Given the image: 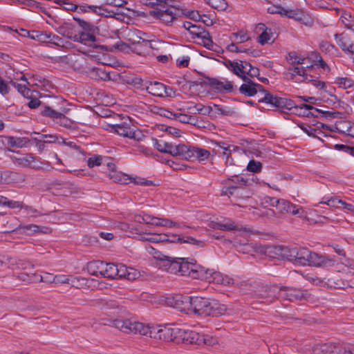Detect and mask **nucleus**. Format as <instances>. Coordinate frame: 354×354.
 Returning a JSON list of instances; mask_svg holds the SVG:
<instances>
[{"label": "nucleus", "instance_id": "nucleus-50", "mask_svg": "<svg viewBox=\"0 0 354 354\" xmlns=\"http://www.w3.org/2000/svg\"><path fill=\"white\" fill-rule=\"evenodd\" d=\"M104 159H107L101 155H94L87 160V165L89 168H93L95 166H100L103 163Z\"/></svg>", "mask_w": 354, "mask_h": 354}, {"label": "nucleus", "instance_id": "nucleus-25", "mask_svg": "<svg viewBox=\"0 0 354 354\" xmlns=\"http://www.w3.org/2000/svg\"><path fill=\"white\" fill-rule=\"evenodd\" d=\"M164 153H169L174 156H180L183 159L184 151L185 150V145L180 144L174 145L171 143L166 142L164 145Z\"/></svg>", "mask_w": 354, "mask_h": 354}, {"label": "nucleus", "instance_id": "nucleus-52", "mask_svg": "<svg viewBox=\"0 0 354 354\" xmlns=\"http://www.w3.org/2000/svg\"><path fill=\"white\" fill-rule=\"evenodd\" d=\"M232 71L242 79V75H245V67L243 66V61H236V63L232 66Z\"/></svg>", "mask_w": 354, "mask_h": 354}, {"label": "nucleus", "instance_id": "nucleus-49", "mask_svg": "<svg viewBox=\"0 0 354 354\" xmlns=\"http://www.w3.org/2000/svg\"><path fill=\"white\" fill-rule=\"evenodd\" d=\"M258 27L260 30H263V32L259 36V42L263 45L270 39V32H268V28L265 24H259Z\"/></svg>", "mask_w": 354, "mask_h": 354}, {"label": "nucleus", "instance_id": "nucleus-41", "mask_svg": "<svg viewBox=\"0 0 354 354\" xmlns=\"http://www.w3.org/2000/svg\"><path fill=\"white\" fill-rule=\"evenodd\" d=\"M1 206H6L10 209H22L24 207V204L23 202L10 200L6 197L2 196Z\"/></svg>", "mask_w": 354, "mask_h": 354}, {"label": "nucleus", "instance_id": "nucleus-18", "mask_svg": "<svg viewBox=\"0 0 354 354\" xmlns=\"http://www.w3.org/2000/svg\"><path fill=\"white\" fill-rule=\"evenodd\" d=\"M316 283L326 286L330 288L337 289H345L348 287H352L347 281L340 279L338 276H331L328 278H324L323 280L319 281V282Z\"/></svg>", "mask_w": 354, "mask_h": 354}, {"label": "nucleus", "instance_id": "nucleus-32", "mask_svg": "<svg viewBox=\"0 0 354 354\" xmlns=\"http://www.w3.org/2000/svg\"><path fill=\"white\" fill-rule=\"evenodd\" d=\"M154 258L158 259L159 262V266L168 272V268L170 267V263H172L174 258L162 254L160 252H156Z\"/></svg>", "mask_w": 354, "mask_h": 354}, {"label": "nucleus", "instance_id": "nucleus-56", "mask_svg": "<svg viewBox=\"0 0 354 354\" xmlns=\"http://www.w3.org/2000/svg\"><path fill=\"white\" fill-rule=\"evenodd\" d=\"M190 34L195 35L196 37L200 38L203 35H207V31L205 30L203 27L193 24L192 28H190Z\"/></svg>", "mask_w": 354, "mask_h": 354}, {"label": "nucleus", "instance_id": "nucleus-62", "mask_svg": "<svg viewBox=\"0 0 354 354\" xmlns=\"http://www.w3.org/2000/svg\"><path fill=\"white\" fill-rule=\"evenodd\" d=\"M202 39L203 46L207 49H212L214 43L211 39L209 32L207 31V35H203L201 37Z\"/></svg>", "mask_w": 354, "mask_h": 354}, {"label": "nucleus", "instance_id": "nucleus-61", "mask_svg": "<svg viewBox=\"0 0 354 354\" xmlns=\"http://www.w3.org/2000/svg\"><path fill=\"white\" fill-rule=\"evenodd\" d=\"M233 40L236 43H243L248 40L249 37L247 34L241 31L239 32L233 33Z\"/></svg>", "mask_w": 354, "mask_h": 354}, {"label": "nucleus", "instance_id": "nucleus-11", "mask_svg": "<svg viewBox=\"0 0 354 354\" xmlns=\"http://www.w3.org/2000/svg\"><path fill=\"white\" fill-rule=\"evenodd\" d=\"M210 156V152L205 149L186 145L184 151L183 159L189 161H204L207 160Z\"/></svg>", "mask_w": 354, "mask_h": 354}, {"label": "nucleus", "instance_id": "nucleus-33", "mask_svg": "<svg viewBox=\"0 0 354 354\" xmlns=\"http://www.w3.org/2000/svg\"><path fill=\"white\" fill-rule=\"evenodd\" d=\"M296 248H289L286 246H281L279 248V251H280V255L283 258L286 259L288 261L294 263L295 260V254L296 253Z\"/></svg>", "mask_w": 354, "mask_h": 354}, {"label": "nucleus", "instance_id": "nucleus-7", "mask_svg": "<svg viewBox=\"0 0 354 354\" xmlns=\"http://www.w3.org/2000/svg\"><path fill=\"white\" fill-rule=\"evenodd\" d=\"M186 344H196L198 346H213L217 344V339L209 335L199 333L194 330H187L185 333Z\"/></svg>", "mask_w": 354, "mask_h": 354}, {"label": "nucleus", "instance_id": "nucleus-54", "mask_svg": "<svg viewBox=\"0 0 354 354\" xmlns=\"http://www.w3.org/2000/svg\"><path fill=\"white\" fill-rule=\"evenodd\" d=\"M190 109L196 112H198V113H201L203 115L209 114L212 111H213L212 106H205L203 104H196Z\"/></svg>", "mask_w": 354, "mask_h": 354}, {"label": "nucleus", "instance_id": "nucleus-8", "mask_svg": "<svg viewBox=\"0 0 354 354\" xmlns=\"http://www.w3.org/2000/svg\"><path fill=\"white\" fill-rule=\"evenodd\" d=\"M187 333V330L184 329L163 327L160 328L158 339L164 342H174L176 344H185L186 338L184 339V335Z\"/></svg>", "mask_w": 354, "mask_h": 354}, {"label": "nucleus", "instance_id": "nucleus-60", "mask_svg": "<svg viewBox=\"0 0 354 354\" xmlns=\"http://www.w3.org/2000/svg\"><path fill=\"white\" fill-rule=\"evenodd\" d=\"M37 39L41 42H50L51 32H36Z\"/></svg>", "mask_w": 354, "mask_h": 354}, {"label": "nucleus", "instance_id": "nucleus-38", "mask_svg": "<svg viewBox=\"0 0 354 354\" xmlns=\"http://www.w3.org/2000/svg\"><path fill=\"white\" fill-rule=\"evenodd\" d=\"M289 59L291 61L290 66H301L306 65L308 58L299 56L296 52H290L288 53Z\"/></svg>", "mask_w": 354, "mask_h": 354}, {"label": "nucleus", "instance_id": "nucleus-10", "mask_svg": "<svg viewBox=\"0 0 354 354\" xmlns=\"http://www.w3.org/2000/svg\"><path fill=\"white\" fill-rule=\"evenodd\" d=\"M124 119L121 123L110 124L111 131L126 138L139 140L137 138L136 132L131 127V122L129 117Z\"/></svg>", "mask_w": 354, "mask_h": 354}, {"label": "nucleus", "instance_id": "nucleus-23", "mask_svg": "<svg viewBox=\"0 0 354 354\" xmlns=\"http://www.w3.org/2000/svg\"><path fill=\"white\" fill-rule=\"evenodd\" d=\"M190 269L191 272V277L194 279L203 280L207 278V274L208 268H205V267L198 265L196 263V261L194 259H190Z\"/></svg>", "mask_w": 354, "mask_h": 354}, {"label": "nucleus", "instance_id": "nucleus-12", "mask_svg": "<svg viewBox=\"0 0 354 354\" xmlns=\"http://www.w3.org/2000/svg\"><path fill=\"white\" fill-rule=\"evenodd\" d=\"M242 80L244 83L239 88L240 93L248 97L255 95L258 91L263 93L264 96L266 93H270L261 84L252 82L246 75H242Z\"/></svg>", "mask_w": 354, "mask_h": 354}, {"label": "nucleus", "instance_id": "nucleus-5", "mask_svg": "<svg viewBox=\"0 0 354 354\" xmlns=\"http://www.w3.org/2000/svg\"><path fill=\"white\" fill-rule=\"evenodd\" d=\"M246 183L247 180L241 176H232V178H228L225 181V185L221 189V195L240 198L243 194V187L245 185Z\"/></svg>", "mask_w": 354, "mask_h": 354}, {"label": "nucleus", "instance_id": "nucleus-21", "mask_svg": "<svg viewBox=\"0 0 354 354\" xmlns=\"http://www.w3.org/2000/svg\"><path fill=\"white\" fill-rule=\"evenodd\" d=\"M207 83L214 90L218 92H231L233 90V85L231 82L229 81H220L216 78H207Z\"/></svg>", "mask_w": 354, "mask_h": 354}, {"label": "nucleus", "instance_id": "nucleus-42", "mask_svg": "<svg viewBox=\"0 0 354 354\" xmlns=\"http://www.w3.org/2000/svg\"><path fill=\"white\" fill-rule=\"evenodd\" d=\"M212 8L218 10L223 11L227 8V3L225 0H204Z\"/></svg>", "mask_w": 354, "mask_h": 354}, {"label": "nucleus", "instance_id": "nucleus-36", "mask_svg": "<svg viewBox=\"0 0 354 354\" xmlns=\"http://www.w3.org/2000/svg\"><path fill=\"white\" fill-rule=\"evenodd\" d=\"M213 227L214 229L223 230V231H231L237 230V227L235 225L234 222L231 220H227V221L222 222H216L213 224Z\"/></svg>", "mask_w": 354, "mask_h": 354}, {"label": "nucleus", "instance_id": "nucleus-16", "mask_svg": "<svg viewBox=\"0 0 354 354\" xmlns=\"http://www.w3.org/2000/svg\"><path fill=\"white\" fill-rule=\"evenodd\" d=\"M281 286L273 285L263 288L262 291L258 294L260 298L264 299L262 302L271 304L276 299H280Z\"/></svg>", "mask_w": 354, "mask_h": 354}, {"label": "nucleus", "instance_id": "nucleus-34", "mask_svg": "<svg viewBox=\"0 0 354 354\" xmlns=\"http://www.w3.org/2000/svg\"><path fill=\"white\" fill-rule=\"evenodd\" d=\"M313 110L316 112H321V111L314 106L313 108H306L304 109H301L299 111H297L298 115L304 116V117H314L315 114L314 113L311 112V111ZM326 116H329L330 118H334L335 115L339 114L338 112H330V111H326L323 112Z\"/></svg>", "mask_w": 354, "mask_h": 354}, {"label": "nucleus", "instance_id": "nucleus-13", "mask_svg": "<svg viewBox=\"0 0 354 354\" xmlns=\"http://www.w3.org/2000/svg\"><path fill=\"white\" fill-rule=\"evenodd\" d=\"M192 297L176 295L168 299V303L174 308L186 314L191 313Z\"/></svg>", "mask_w": 354, "mask_h": 354}, {"label": "nucleus", "instance_id": "nucleus-31", "mask_svg": "<svg viewBox=\"0 0 354 354\" xmlns=\"http://www.w3.org/2000/svg\"><path fill=\"white\" fill-rule=\"evenodd\" d=\"M77 39L74 41L81 42L85 45L91 46L96 41L95 33L79 32L76 33Z\"/></svg>", "mask_w": 354, "mask_h": 354}, {"label": "nucleus", "instance_id": "nucleus-64", "mask_svg": "<svg viewBox=\"0 0 354 354\" xmlns=\"http://www.w3.org/2000/svg\"><path fill=\"white\" fill-rule=\"evenodd\" d=\"M338 354H354V344H342V348Z\"/></svg>", "mask_w": 354, "mask_h": 354}, {"label": "nucleus", "instance_id": "nucleus-44", "mask_svg": "<svg viewBox=\"0 0 354 354\" xmlns=\"http://www.w3.org/2000/svg\"><path fill=\"white\" fill-rule=\"evenodd\" d=\"M75 19L78 21L80 26L82 28L83 30L82 32H91V34L96 33L97 32V28L91 23L80 19L75 18Z\"/></svg>", "mask_w": 354, "mask_h": 354}, {"label": "nucleus", "instance_id": "nucleus-47", "mask_svg": "<svg viewBox=\"0 0 354 354\" xmlns=\"http://www.w3.org/2000/svg\"><path fill=\"white\" fill-rule=\"evenodd\" d=\"M121 229L124 230L127 236H133L136 234H140V229L137 227H133L128 223H121Z\"/></svg>", "mask_w": 354, "mask_h": 354}, {"label": "nucleus", "instance_id": "nucleus-35", "mask_svg": "<svg viewBox=\"0 0 354 354\" xmlns=\"http://www.w3.org/2000/svg\"><path fill=\"white\" fill-rule=\"evenodd\" d=\"M213 111L217 114H221L226 116H234L236 115V111L234 108L227 106H220L213 104Z\"/></svg>", "mask_w": 354, "mask_h": 354}, {"label": "nucleus", "instance_id": "nucleus-48", "mask_svg": "<svg viewBox=\"0 0 354 354\" xmlns=\"http://www.w3.org/2000/svg\"><path fill=\"white\" fill-rule=\"evenodd\" d=\"M55 122L60 126L68 129H71L73 126V122L62 113L58 114V117Z\"/></svg>", "mask_w": 354, "mask_h": 354}, {"label": "nucleus", "instance_id": "nucleus-15", "mask_svg": "<svg viewBox=\"0 0 354 354\" xmlns=\"http://www.w3.org/2000/svg\"><path fill=\"white\" fill-rule=\"evenodd\" d=\"M277 209L281 214H290L292 215H298L301 218H306V214L301 207H299L290 201L281 198Z\"/></svg>", "mask_w": 354, "mask_h": 354}, {"label": "nucleus", "instance_id": "nucleus-26", "mask_svg": "<svg viewBox=\"0 0 354 354\" xmlns=\"http://www.w3.org/2000/svg\"><path fill=\"white\" fill-rule=\"evenodd\" d=\"M104 261L100 260L88 262L86 266L88 273L93 276L98 277L100 275L102 277L104 270Z\"/></svg>", "mask_w": 354, "mask_h": 354}, {"label": "nucleus", "instance_id": "nucleus-17", "mask_svg": "<svg viewBox=\"0 0 354 354\" xmlns=\"http://www.w3.org/2000/svg\"><path fill=\"white\" fill-rule=\"evenodd\" d=\"M207 273V278L203 280H205L209 283H214L224 286H231L234 283V279L232 278L227 275H224L219 272L209 269Z\"/></svg>", "mask_w": 354, "mask_h": 354}, {"label": "nucleus", "instance_id": "nucleus-29", "mask_svg": "<svg viewBox=\"0 0 354 354\" xmlns=\"http://www.w3.org/2000/svg\"><path fill=\"white\" fill-rule=\"evenodd\" d=\"M311 65L306 64V66H290L288 68V72L291 76V78L294 80L295 77L297 75L300 76L301 77H304L305 79H308V76L306 73V68H311Z\"/></svg>", "mask_w": 354, "mask_h": 354}, {"label": "nucleus", "instance_id": "nucleus-46", "mask_svg": "<svg viewBox=\"0 0 354 354\" xmlns=\"http://www.w3.org/2000/svg\"><path fill=\"white\" fill-rule=\"evenodd\" d=\"M226 145L227 144H225V142H221V144H219V147L223 150L222 153L223 158H225V162L227 163L229 161V158L231 156L232 151H234L236 149H237V147H235L234 145Z\"/></svg>", "mask_w": 354, "mask_h": 354}, {"label": "nucleus", "instance_id": "nucleus-22", "mask_svg": "<svg viewBox=\"0 0 354 354\" xmlns=\"http://www.w3.org/2000/svg\"><path fill=\"white\" fill-rule=\"evenodd\" d=\"M1 144L11 147L21 148L28 142L26 138H16L13 136H0Z\"/></svg>", "mask_w": 354, "mask_h": 354}, {"label": "nucleus", "instance_id": "nucleus-14", "mask_svg": "<svg viewBox=\"0 0 354 354\" xmlns=\"http://www.w3.org/2000/svg\"><path fill=\"white\" fill-rule=\"evenodd\" d=\"M168 272L173 274L180 273L181 275H187L191 277L190 259L188 258H174L170 267L168 268Z\"/></svg>", "mask_w": 354, "mask_h": 354}, {"label": "nucleus", "instance_id": "nucleus-19", "mask_svg": "<svg viewBox=\"0 0 354 354\" xmlns=\"http://www.w3.org/2000/svg\"><path fill=\"white\" fill-rule=\"evenodd\" d=\"M307 265L316 266V267H326L332 266L334 264V261L329 259L326 256L320 255L315 252L310 251Z\"/></svg>", "mask_w": 354, "mask_h": 354}, {"label": "nucleus", "instance_id": "nucleus-57", "mask_svg": "<svg viewBox=\"0 0 354 354\" xmlns=\"http://www.w3.org/2000/svg\"><path fill=\"white\" fill-rule=\"evenodd\" d=\"M342 22L344 24V26L349 29L351 26L352 24L354 22V17L352 16L350 13L344 12L341 16Z\"/></svg>", "mask_w": 354, "mask_h": 354}, {"label": "nucleus", "instance_id": "nucleus-4", "mask_svg": "<svg viewBox=\"0 0 354 354\" xmlns=\"http://www.w3.org/2000/svg\"><path fill=\"white\" fill-rule=\"evenodd\" d=\"M259 102L270 104L272 107L277 109L281 112H283L284 109L291 110L295 109L296 111H299L301 109L313 108L312 105L304 103L296 105L295 102L290 99L278 97L271 93H266Z\"/></svg>", "mask_w": 354, "mask_h": 354}, {"label": "nucleus", "instance_id": "nucleus-55", "mask_svg": "<svg viewBox=\"0 0 354 354\" xmlns=\"http://www.w3.org/2000/svg\"><path fill=\"white\" fill-rule=\"evenodd\" d=\"M153 112L158 114L160 116H162V117H165V118H167L169 119H172L173 115H174V113H173L169 110H167L162 107H159V106H155L153 109Z\"/></svg>", "mask_w": 354, "mask_h": 354}, {"label": "nucleus", "instance_id": "nucleus-20", "mask_svg": "<svg viewBox=\"0 0 354 354\" xmlns=\"http://www.w3.org/2000/svg\"><path fill=\"white\" fill-rule=\"evenodd\" d=\"M55 30L58 34L73 41L77 39V28L75 25L71 22H64L59 24L55 28Z\"/></svg>", "mask_w": 354, "mask_h": 354}, {"label": "nucleus", "instance_id": "nucleus-30", "mask_svg": "<svg viewBox=\"0 0 354 354\" xmlns=\"http://www.w3.org/2000/svg\"><path fill=\"white\" fill-rule=\"evenodd\" d=\"M295 260L294 263L301 266L307 265L310 250L306 248H296Z\"/></svg>", "mask_w": 354, "mask_h": 354}, {"label": "nucleus", "instance_id": "nucleus-2", "mask_svg": "<svg viewBox=\"0 0 354 354\" xmlns=\"http://www.w3.org/2000/svg\"><path fill=\"white\" fill-rule=\"evenodd\" d=\"M113 326L125 333L140 334L156 339H159L160 326H150L129 319H115L113 322Z\"/></svg>", "mask_w": 354, "mask_h": 354}, {"label": "nucleus", "instance_id": "nucleus-43", "mask_svg": "<svg viewBox=\"0 0 354 354\" xmlns=\"http://www.w3.org/2000/svg\"><path fill=\"white\" fill-rule=\"evenodd\" d=\"M335 83L338 85L339 88L344 89L352 88L354 86V80L350 77H337Z\"/></svg>", "mask_w": 354, "mask_h": 354}, {"label": "nucleus", "instance_id": "nucleus-63", "mask_svg": "<svg viewBox=\"0 0 354 354\" xmlns=\"http://www.w3.org/2000/svg\"><path fill=\"white\" fill-rule=\"evenodd\" d=\"M320 50L326 53H330L335 49V46L327 41H322L319 44Z\"/></svg>", "mask_w": 354, "mask_h": 354}, {"label": "nucleus", "instance_id": "nucleus-59", "mask_svg": "<svg viewBox=\"0 0 354 354\" xmlns=\"http://www.w3.org/2000/svg\"><path fill=\"white\" fill-rule=\"evenodd\" d=\"M341 203H342V200L339 199L338 198L331 197V198L327 199L326 201H325V202L321 201L319 203H324V204H326L327 205H328L330 207H333L341 208Z\"/></svg>", "mask_w": 354, "mask_h": 354}, {"label": "nucleus", "instance_id": "nucleus-39", "mask_svg": "<svg viewBox=\"0 0 354 354\" xmlns=\"http://www.w3.org/2000/svg\"><path fill=\"white\" fill-rule=\"evenodd\" d=\"M4 259L6 260L5 265H8V266H15L17 268L26 269V264H30L28 262H24L20 259L17 260L16 258L9 256L4 257Z\"/></svg>", "mask_w": 354, "mask_h": 354}, {"label": "nucleus", "instance_id": "nucleus-1", "mask_svg": "<svg viewBox=\"0 0 354 354\" xmlns=\"http://www.w3.org/2000/svg\"><path fill=\"white\" fill-rule=\"evenodd\" d=\"M226 310V306L219 303L218 300L192 297L191 313L204 317H218L225 314Z\"/></svg>", "mask_w": 354, "mask_h": 354}, {"label": "nucleus", "instance_id": "nucleus-3", "mask_svg": "<svg viewBox=\"0 0 354 354\" xmlns=\"http://www.w3.org/2000/svg\"><path fill=\"white\" fill-rule=\"evenodd\" d=\"M102 277L109 279H127L133 280L138 276V272L131 267H127L122 263L104 262Z\"/></svg>", "mask_w": 354, "mask_h": 354}, {"label": "nucleus", "instance_id": "nucleus-51", "mask_svg": "<svg viewBox=\"0 0 354 354\" xmlns=\"http://www.w3.org/2000/svg\"><path fill=\"white\" fill-rule=\"evenodd\" d=\"M60 112H58L48 106H44V108L41 111V114L43 116L50 118L54 121L56 120L58 117V114Z\"/></svg>", "mask_w": 354, "mask_h": 354}, {"label": "nucleus", "instance_id": "nucleus-40", "mask_svg": "<svg viewBox=\"0 0 354 354\" xmlns=\"http://www.w3.org/2000/svg\"><path fill=\"white\" fill-rule=\"evenodd\" d=\"M87 283H88V279L84 277H80V276H77V277L71 276L68 284H70L71 286L75 287L76 288H82L84 286H86Z\"/></svg>", "mask_w": 354, "mask_h": 354}, {"label": "nucleus", "instance_id": "nucleus-24", "mask_svg": "<svg viewBox=\"0 0 354 354\" xmlns=\"http://www.w3.org/2000/svg\"><path fill=\"white\" fill-rule=\"evenodd\" d=\"M106 166L111 172L109 174L111 179L114 182L119 183L120 184L128 183V180H129V177L124 174L115 171V165L114 163L108 162H106Z\"/></svg>", "mask_w": 354, "mask_h": 354}, {"label": "nucleus", "instance_id": "nucleus-6", "mask_svg": "<svg viewBox=\"0 0 354 354\" xmlns=\"http://www.w3.org/2000/svg\"><path fill=\"white\" fill-rule=\"evenodd\" d=\"M149 15L167 25L171 24L178 17V12L176 8L164 5H160L156 9L150 10Z\"/></svg>", "mask_w": 354, "mask_h": 354}, {"label": "nucleus", "instance_id": "nucleus-53", "mask_svg": "<svg viewBox=\"0 0 354 354\" xmlns=\"http://www.w3.org/2000/svg\"><path fill=\"white\" fill-rule=\"evenodd\" d=\"M261 169L262 164L260 162L256 161L254 160H250L247 166V169L249 171L254 173H258L261 171Z\"/></svg>", "mask_w": 354, "mask_h": 354}, {"label": "nucleus", "instance_id": "nucleus-37", "mask_svg": "<svg viewBox=\"0 0 354 354\" xmlns=\"http://www.w3.org/2000/svg\"><path fill=\"white\" fill-rule=\"evenodd\" d=\"M324 354H338L339 350L342 348V344L327 342L322 344Z\"/></svg>", "mask_w": 354, "mask_h": 354}, {"label": "nucleus", "instance_id": "nucleus-45", "mask_svg": "<svg viewBox=\"0 0 354 354\" xmlns=\"http://www.w3.org/2000/svg\"><path fill=\"white\" fill-rule=\"evenodd\" d=\"M172 119H175L182 123L191 124H194L196 121L193 116L180 113H174Z\"/></svg>", "mask_w": 354, "mask_h": 354}, {"label": "nucleus", "instance_id": "nucleus-58", "mask_svg": "<svg viewBox=\"0 0 354 354\" xmlns=\"http://www.w3.org/2000/svg\"><path fill=\"white\" fill-rule=\"evenodd\" d=\"M142 39L143 42H145V45H147L150 48L153 50H158V44L160 43L158 41L148 39L147 38H142L140 36H139V40L134 41V43H140V40Z\"/></svg>", "mask_w": 354, "mask_h": 354}, {"label": "nucleus", "instance_id": "nucleus-28", "mask_svg": "<svg viewBox=\"0 0 354 354\" xmlns=\"http://www.w3.org/2000/svg\"><path fill=\"white\" fill-rule=\"evenodd\" d=\"M145 89L149 93L154 96L163 97L165 85L159 82H150L148 86H146Z\"/></svg>", "mask_w": 354, "mask_h": 354}, {"label": "nucleus", "instance_id": "nucleus-27", "mask_svg": "<svg viewBox=\"0 0 354 354\" xmlns=\"http://www.w3.org/2000/svg\"><path fill=\"white\" fill-rule=\"evenodd\" d=\"M78 12H93L99 15L107 16L109 12L102 6H88L86 3L80 4L78 6Z\"/></svg>", "mask_w": 354, "mask_h": 354}, {"label": "nucleus", "instance_id": "nucleus-9", "mask_svg": "<svg viewBox=\"0 0 354 354\" xmlns=\"http://www.w3.org/2000/svg\"><path fill=\"white\" fill-rule=\"evenodd\" d=\"M310 295L307 290L288 286H281L280 299L283 301H296L306 300Z\"/></svg>", "mask_w": 354, "mask_h": 354}]
</instances>
